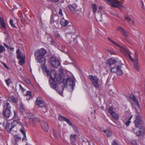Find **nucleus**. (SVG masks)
<instances>
[{
	"mask_svg": "<svg viewBox=\"0 0 145 145\" xmlns=\"http://www.w3.org/2000/svg\"><path fill=\"white\" fill-rule=\"evenodd\" d=\"M51 17L52 18V20L56 22H58L59 17L57 16H51Z\"/></svg>",
	"mask_w": 145,
	"mask_h": 145,
	"instance_id": "c85d7f7f",
	"label": "nucleus"
},
{
	"mask_svg": "<svg viewBox=\"0 0 145 145\" xmlns=\"http://www.w3.org/2000/svg\"><path fill=\"white\" fill-rule=\"evenodd\" d=\"M26 116L30 120V121L33 122L36 119V118L34 115L33 114L30 113H27L26 114Z\"/></svg>",
	"mask_w": 145,
	"mask_h": 145,
	"instance_id": "a211bd4d",
	"label": "nucleus"
},
{
	"mask_svg": "<svg viewBox=\"0 0 145 145\" xmlns=\"http://www.w3.org/2000/svg\"><path fill=\"white\" fill-rule=\"evenodd\" d=\"M132 24H133V25H134L135 24V22L133 21H132Z\"/></svg>",
	"mask_w": 145,
	"mask_h": 145,
	"instance_id": "e2e57ef3",
	"label": "nucleus"
},
{
	"mask_svg": "<svg viewBox=\"0 0 145 145\" xmlns=\"http://www.w3.org/2000/svg\"><path fill=\"white\" fill-rule=\"evenodd\" d=\"M140 128L141 130L136 133V134L139 138L145 136V130L143 127H140Z\"/></svg>",
	"mask_w": 145,
	"mask_h": 145,
	"instance_id": "4468645a",
	"label": "nucleus"
},
{
	"mask_svg": "<svg viewBox=\"0 0 145 145\" xmlns=\"http://www.w3.org/2000/svg\"><path fill=\"white\" fill-rule=\"evenodd\" d=\"M11 114V112L10 110L3 109V115L7 118H8Z\"/></svg>",
	"mask_w": 145,
	"mask_h": 145,
	"instance_id": "ddd939ff",
	"label": "nucleus"
},
{
	"mask_svg": "<svg viewBox=\"0 0 145 145\" xmlns=\"http://www.w3.org/2000/svg\"><path fill=\"white\" fill-rule=\"evenodd\" d=\"M104 130H101V131H103H103H104Z\"/></svg>",
	"mask_w": 145,
	"mask_h": 145,
	"instance_id": "774afa93",
	"label": "nucleus"
},
{
	"mask_svg": "<svg viewBox=\"0 0 145 145\" xmlns=\"http://www.w3.org/2000/svg\"><path fill=\"white\" fill-rule=\"evenodd\" d=\"M20 88V89L22 91L24 92V91H25V90L24 89V88L22 87L21 85V84H19V85Z\"/></svg>",
	"mask_w": 145,
	"mask_h": 145,
	"instance_id": "a18cd8bd",
	"label": "nucleus"
},
{
	"mask_svg": "<svg viewBox=\"0 0 145 145\" xmlns=\"http://www.w3.org/2000/svg\"><path fill=\"white\" fill-rule=\"evenodd\" d=\"M53 135H54V137H55V138H57V136L56 134V131L55 130H53Z\"/></svg>",
	"mask_w": 145,
	"mask_h": 145,
	"instance_id": "49530a36",
	"label": "nucleus"
},
{
	"mask_svg": "<svg viewBox=\"0 0 145 145\" xmlns=\"http://www.w3.org/2000/svg\"><path fill=\"white\" fill-rule=\"evenodd\" d=\"M17 53V58L20 60L19 61V64L21 65H22L25 63L24 61L25 56L21 54L19 49H18L16 52Z\"/></svg>",
	"mask_w": 145,
	"mask_h": 145,
	"instance_id": "6e6552de",
	"label": "nucleus"
},
{
	"mask_svg": "<svg viewBox=\"0 0 145 145\" xmlns=\"http://www.w3.org/2000/svg\"><path fill=\"white\" fill-rule=\"evenodd\" d=\"M25 82L28 84H30L31 83L29 79L28 78H25Z\"/></svg>",
	"mask_w": 145,
	"mask_h": 145,
	"instance_id": "37998d69",
	"label": "nucleus"
},
{
	"mask_svg": "<svg viewBox=\"0 0 145 145\" xmlns=\"http://www.w3.org/2000/svg\"><path fill=\"white\" fill-rule=\"evenodd\" d=\"M46 74L48 76H49V83L50 86L53 89H55L59 93L62 94L64 88L68 86L71 89L72 92L74 89L75 82L73 79L69 78L67 79H63L62 76L60 74H57L56 72L49 70L45 68Z\"/></svg>",
	"mask_w": 145,
	"mask_h": 145,
	"instance_id": "f257e3e1",
	"label": "nucleus"
},
{
	"mask_svg": "<svg viewBox=\"0 0 145 145\" xmlns=\"http://www.w3.org/2000/svg\"><path fill=\"white\" fill-rule=\"evenodd\" d=\"M36 104L37 105L41 107H45L46 106L45 103L42 100V99L40 97L37 98Z\"/></svg>",
	"mask_w": 145,
	"mask_h": 145,
	"instance_id": "9b49d317",
	"label": "nucleus"
},
{
	"mask_svg": "<svg viewBox=\"0 0 145 145\" xmlns=\"http://www.w3.org/2000/svg\"><path fill=\"white\" fill-rule=\"evenodd\" d=\"M5 82L7 85L8 86H9L10 82V78H8L6 80Z\"/></svg>",
	"mask_w": 145,
	"mask_h": 145,
	"instance_id": "ea45409f",
	"label": "nucleus"
},
{
	"mask_svg": "<svg viewBox=\"0 0 145 145\" xmlns=\"http://www.w3.org/2000/svg\"><path fill=\"white\" fill-rule=\"evenodd\" d=\"M9 22L11 26L14 27L16 28V26L13 24V21L12 19H11L10 20Z\"/></svg>",
	"mask_w": 145,
	"mask_h": 145,
	"instance_id": "58836bf2",
	"label": "nucleus"
},
{
	"mask_svg": "<svg viewBox=\"0 0 145 145\" xmlns=\"http://www.w3.org/2000/svg\"><path fill=\"white\" fill-rule=\"evenodd\" d=\"M46 53V51L43 48H41L37 51L35 56L36 57V60L37 62L41 64L42 65L45 64L46 60L44 56Z\"/></svg>",
	"mask_w": 145,
	"mask_h": 145,
	"instance_id": "f03ea898",
	"label": "nucleus"
},
{
	"mask_svg": "<svg viewBox=\"0 0 145 145\" xmlns=\"http://www.w3.org/2000/svg\"><path fill=\"white\" fill-rule=\"evenodd\" d=\"M125 19L126 20L130 21L131 20V18L129 17H125Z\"/></svg>",
	"mask_w": 145,
	"mask_h": 145,
	"instance_id": "de8ad7c7",
	"label": "nucleus"
},
{
	"mask_svg": "<svg viewBox=\"0 0 145 145\" xmlns=\"http://www.w3.org/2000/svg\"><path fill=\"white\" fill-rule=\"evenodd\" d=\"M135 119L134 121L135 126L137 128L140 129L141 124L142 123V116L139 114H137L135 115Z\"/></svg>",
	"mask_w": 145,
	"mask_h": 145,
	"instance_id": "7ed1b4c3",
	"label": "nucleus"
},
{
	"mask_svg": "<svg viewBox=\"0 0 145 145\" xmlns=\"http://www.w3.org/2000/svg\"><path fill=\"white\" fill-rule=\"evenodd\" d=\"M142 7L143 8H144V4L143 3H142Z\"/></svg>",
	"mask_w": 145,
	"mask_h": 145,
	"instance_id": "680f3d73",
	"label": "nucleus"
},
{
	"mask_svg": "<svg viewBox=\"0 0 145 145\" xmlns=\"http://www.w3.org/2000/svg\"><path fill=\"white\" fill-rule=\"evenodd\" d=\"M111 69V71L112 72H115L116 71V65H114L113 66H112L110 67Z\"/></svg>",
	"mask_w": 145,
	"mask_h": 145,
	"instance_id": "e433bc0d",
	"label": "nucleus"
},
{
	"mask_svg": "<svg viewBox=\"0 0 145 145\" xmlns=\"http://www.w3.org/2000/svg\"><path fill=\"white\" fill-rule=\"evenodd\" d=\"M18 4H19V5H20V7H21H21H22V5H21L20 3H19Z\"/></svg>",
	"mask_w": 145,
	"mask_h": 145,
	"instance_id": "69168bd1",
	"label": "nucleus"
},
{
	"mask_svg": "<svg viewBox=\"0 0 145 145\" xmlns=\"http://www.w3.org/2000/svg\"><path fill=\"white\" fill-rule=\"evenodd\" d=\"M4 45L5 47H6L7 48L8 47V46L7 44H6L5 43H4Z\"/></svg>",
	"mask_w": 145,
	"mask_h": 145,
	"instance_id": "052dcab7",
	"label": "nucleus"
},
{
	"mask_svg": "<svg viewBox=\"0 0 145 145\" xmlns=\"http://www.w3.org/2000/svg\"><path fill=\"white\" fill-rule=\"evenodd\" d=\"M25 95H29L30 97H31L32 96L31 92L30 91H27Z\"/></svg>",
	"mask_w": 145,
	"mask_h": 145,
	"instance_id": "a19ab883",
	"label": "nucleus"
},
{
	"mask_svg": "<svg viewBox=\"0 0 145 145\" xmlns=\"http://www.w3.org/2000/svg\"><path fill=\"white\" fill-rule=\"evenodd\" d=\"M69 22L68 21L64 19H62L60 22L61 25L63 27H65L67 26Z\"/></svg>",
	"mask_w": 145,
	"mask_h": 145,
	"instance_id": "a878e982",
	"label": "nucleus"
},
{
	"mask_svg": "<svg viewBox=\"0 0 145 145\" xmlns=\"http://www.w3.org/2000/svg\"><path fill=\"white\" fill-rule=\"evenodd\" d=\"M131 142L133 145H137V142L135 140H132Z\"/></svg>",
	"mask_w": 145,
	"mask_h": 145,
	"instance_id": "79ce46f5",
	"label": "nucleus"
},
{
	"mask_svg": "<svg viewBox=\"0 0 145 145\" xmlns=\"http://www.w3.org/2000/svg\"><path fill=\"white\" fill-rule=\"evenodd\" d=\"M116 30L121 33H122L123 31L125 30L122 27H121V26H119L117 27V28H116Z\"/></svg>",
	"mask_w": 145,
	"mask_h": 145,
	"instance_id": "72a5a7b5",
	"label": "nucleus"
},
{
	"mask_svg": "<svg viewBox=\"0 0 145 145\" xmlns=\"http://www.w3.org/2000/svg\"><path fill=\"white\" fill-rule=\"evenodd\" d=\"M133 117V115H131L128 119V120L127 121H125V124L126 125L127 127L129 126V124L131 123L130 120Z\"/></svg>",
	"mask_w": 145,
	"mask_h": 145,
	"instance_id": "2f4dec72",
	"label": "nucleus"
},
{
	"mask_svg": "<svg viewBox=\"0 0 145 145\" xmlns=\"http://www.w3.org/2000/svg\"><path fill=\"white\" fill-rule=\"evenodd\" d=\"M105 1L111 3V6L114 7L119 8H121L123 5L121 4L120 1L118 0H104Z\"/></svg>",
	"mask_w": 145,
	"mask_h": 145,
	"instance_id": "39448f33",
	"label": "nucleus"
},
{
	"mask_svg": "<svg viewBox=\"0 0 145 145\" xmlns=\"http://www.w3.org/2000/svg\"><path fill=\"white\" fill-rule=\"evenodd\" d=\"M121 65H118L116 68V71L115 73L118 75H120L122 74L123 72L121 69Z\"/></svg>",
	"mask_w": 145,
	"mask_h": 145,
	"instance_id": "aec40b11",
	"label": "nucleus"
},
{
	"mask_svg": "<svg viewBox=\"0 0 145 145\" xmlns=\"http://www.w3.org/2000/svg\"><path fill=\"white\" fill-rule=\"evenodd\" d=\"M108 39L112 43L120 47V50L123 52L125 54L127 53L128 56L130 59L133 61H135V60H134L131 57V55L129 54V51L127 50L124 48L123 47L120 46L118 44L116 43L114 41L112 40L110 38H108Z\"/></svg>",
	"mask_w": 145,
	"mask_h": 145,
	"instance_id": "20e7f679",
	"label": "nucleus"
},
{
	"mask_svg": "<svg viewBox=\"0 0 145 145\" xmlns=\"http://www.w3.org/2000/svg\"><path fill=\"white\" fill-rule=\"evenodd\" d=\"M121 33L122 34V35L125 37H128V33L125 30H124Z\"/></svg>",
	"mask_w": 145,
	"mask_h": 145,
	"instance_id": "4c0bfd02",
	"label": "nucleus"
},
{
	"mask_svg": "<svg viewBox=\"0 0 145 145\" xmlns=\"http://www.w3.org/2000/svg\"><path fill=\"white\" fill-rule=\"evenodd\" d=\"M17 112H16L15 110L14 111V116L13 118L14 119H16L17 117Z\"/></svg>",
	"mask_w": 145,
	"mask_h": 145,
	"instance_id": "c03bdc74",
	"label": "nucleus"
},
{
	"mask_svg": "<svg viewBox=\"0 0 145 145\" xmlns=\"http://www.w3.org/2000/svg\"><path fill=\"white\" fill-rule=\"evenodd\" d=\"M89 78L91 80L92 84L94 87L96 88H99V86L98 84L99 79L96 77L89 76Z\"/></svg>",
	"mask_w": 145,
	"mask_h": 145,
	"instance_id": "9d476101",
	"label": "nucleus"
},
{
	"mask_svg": "<svg viewBox=\"0 0 145 145\" xmlns=\"http://www.w3.org/2000/svg\"><path fill=\"white\" fill-rule=\"evenodd\" d=\"M3 66H4V67L8 69H9V68L7 66V65L5 63H2Z\"/></svg>",
	"mask_w": 145,
	"mask_h": 145,
	"instance_id": "8fccbe9b",
	"label": "nucleus"
},
{
	"mask_svg": "<svg viewBox=\"0 0 145 145\" xmlns=\"http://www.w3.org/2000/svg\"><path fill=\"white\" fill-rule=\"evenodd\" d=\"M107 51L110 54H113L115 53L112 51L110 50H108Z\"/></svg>",
	"mask_w": 145,
	"mask_h": 145,
	"instance_id": "09e8293b",
	"label": "nucleus"
},
{
	"mask_svg": "<svg viewBox=\"0 0 145 145\" xmlns=\"http://www.w3.org/2000/svg\"><path fill=\"white\" fill-rule=\"evenodd\" d=\"M11 109V107L10 104L7 101H5L3 103V109L10 110Z\"/></svg>",
	"mask_w": 145,
	"mask_h": 145,
	"instance_id": "dca6fc26",
	"label": "nucleus"
},
{
	"mask_svg": "<svg viewBox=\"0 0 145 145\" xmlns=\"http://www.w3.org/2000/svg\"><path fill=\"white\" fill-rule=\"evenodd\" d=\"M77 6L76 4H73V5H68V7L72 13H74L76 10V8Z\"/></svg>",
	"mask_w": 145,
	"mask_h": 145,
	"instance_id": "6ab92c4d",
	"label": "nucleus"
},
{
	"mask_svg": "<svg viewBox=\"0 0 145 145\" xmlns=\"http://www.w3.org/2000/svg\"><path fill=\"white\" fill-rule=\"evenodd\" d=\"M103 132L106 134V136L108 137L111 136L112 135V132L109 129H106L104 130Z\"/></svg>",
	"mask_w": 145,
	"mask_h": 145,
	"instance_id": "bb28decb",
	"label": "nucleus"
},
{
	"mask_svg": "<svg viewBox=\"0 0 145 145\" xmlns=\"http://www.w3.org/2000/svg\"><path fill=\"white\" fill-rule=\"evenodd\" d=\"M51 65L54 67L57 68L60 64V63L59 60L55 57H51L49 59Z\"/></svg>",
	"mask_w": 145,
	"mask_h": 145,
	"instance_id": "0eeeda50",
	"label": "nucleus"
},
{
	"mask_svg": "<svg viewBox=\"0 0 145 145\" xmlns=\"http://www.w3.org/2000/svg\"><path fill=\"white\" fill-rule=\"evenodd\" d=\"M91 5L93 11L94 13H95L97 8L96 5L95 4H92Z\"/></svg>",
	"mask_w": 145,
	"mask_h": 145,
	"instance_id": "7c9ffc66",
	"label": "nucleus"
},
{
	"mask_svg": "<svg viewBox=\"0 0 145 145\" xmlns=\"http://www.w3.org/2000/svg\"><path fill=\"white\" fill-rule=\"evenodd\" d=\"M130 97L132 99V98H133V97H134L135 96L133 94H131L130 95Z\"/></svg>",
	"mask_w": 145,
	"mask_h": 145,
	"instance_id": "6e6d98bb",
	"label": "nucleus"
},
{
	"mask_svg": "<svg viewBox=\"0 0 145 145\" xmlns=\"http://www.w3.org/2000/svg\"><path fill=\"white\" fill-rule=\"evenodd\" d=\"M55 37L57 38H60V35L59 33H56L55 34Z\"/></svg>",
	"mask_w": 145,
	"mask_h": 145,
	"instance_id": "3c124183",
	"label": "nucleus"
},
{
	"mask_svg": "<svg viewBox=\"0 0 145 145\" xmlns=\"http://www.w3.org/2000/svg\"><path fill=\"white\" fill-rule=\"evenodd\" d=\"M54 21H53L52 20V18L51 17V19H50V24H52L53 23H54Z\"/></svg>",
	"mask_w": 145,
	"mask_h": 145,
	"instance_id": "4d7b16f0",
	"label": "nucleus"
},
{
	"mask_svg": "<svg viewBox=\"0 0 145 145\" xmlns=\"http://www.w3.org/2000/svg\"><path fill=\"white\" fill-rule=\"evenodd\" d=\"M41 125L43 129L46 131L48 130V126L47 123L45 121H43L41 123Z\"/></svg>",
	"mask_w": 145,
	"mask_h": 145,
	"instance_id": "412c9836",
	"label": "nucleus"
},
{
	"mask_svg": "<svg viewBox=\"0 0 145 145\" xmlns=\"http://www.w3.org/2000/svg\"><path fill=\"white\" fill-rule=\"evenodd\" d=\"M59 14L60 15H62V10L61 9H59Z\"/></svg>",
	"mask_w": 145,
	"mask_h": 145,
	"instance_id": "5fc2aeb1",
	"label": "nucleus"
},
{
	"mask_svg": "<svg viewBox=\"0 0 145 145\" xmlns=\"http://www.w3.org/2000/svg\"><path fill=\"white\" fill-rule=\"evenodd\" d=\"M10 49H13V48H10Z\"/></svg>",
	"mask_w": 145,
	"mask_h": 145,
	"instance_id": "338daca9",
	"label": "nucleus"
},
{
	"mask_svg": "<svg viewBox=\"0 0 145 145\" xmlns=\"http://www.w3.org/2000/svg\"><path fill=\"white\" fill-rule=\"evenodd\" d=\"M18 122L16 120H14L12 122L7 123L5 129L8 133H10L12 129L18 124Z\"/></svg>",
	"mask_w": 145,
	"mask_h": 145,
	"instance_id": "423d86ee",
	"label": "nucleus"
},
{
	"mask_svg": "<svg viewBox=\"0 0 145 145\" xmlns=\"http://www.w3.org/2000/svg\"><path fill=\"white\" fill-rule=\"evenodd\" d=\"M0 24L1 25L0 28L1 29H2V28L4 29H6V27L5 22L3 18L2 17L0 18Z\"/></svg>",
	"mask_w": 145,
	"mask_h": 145,
	"instance_id": "b1692460",
	"label": "nucleus"
},
{
	"mask_svg": "<svg viewBox=\"0 0 145 145\" xmlns=\"http://www.w3.org/2000/svg\"><path fill=\"white\" fill-rule=\"evenodd\" d=\"M5 50V48L2 45H0V53H2Z\"/></svg>",
	"mask_w": 145,
	"mask_h": 145,
	"instance_id": "f704fd0d",
	"label": "nucleus"
},
{
	"mask_svg": "<svg viewBox=\"0 0 145 145\" xmlns=\"http://www.w3.org/2000/svg\"><path fill=\"white\" fill-rule=\"evenodd\" d=\"M133 109L135 110V112L137 114H139L138 112L137 109L136 107H133Z\"/></svg>",
	"mask_w": 145,
	"mask_h": 145,
	"instance_id": "864d4df0",
	"label": "nucleus"
},
{
	"mask_svg": "<svg viewBox=\"0 0 145 145\" xmlns=\"http://www.w3.org/2000/svg\"><path fill=\"white\" fill-rule=\"evenodd\" d=\"M108 112L110 114L114 112L113 110V108L112 107L110 106L109 107L108 109Z\"/></svg>",
	"mask_w": 145,
	"mask_h": 145,
	"instance_id": "c9c22d12",
	"label": "nucleus"
},
{
	"mask_svg": "<svg viewBox=\"0 0 145 145\" xmlns=\"http://www.w3.org/2000/svg\"><path fill=\"white\" fill-rule=\"evenodd\" d=\"M103 7L101 6H100L99 7V9L101 10L102 9Z\"/></svg>",
	"mask_w": 145,
	"mask_h": 145,
	"instance_id": "13d9d810",
	"label": "nucleus"
},
{
	"mask_svg": "<svg viewBox=\"0 0 145 145\" xmlns=\"http://www.w3.org/2000/svg\"><path fill=\"white\" fill-rule=\"evenodd\" d=\"M98 12L99 13H100V14H101V16H102V14H101V12L100 11H98Z\"/></svg>",
	"mask_w": 145,
	"mask_h": 145,
	"instance_id": "0e129e2a",
	"label": "nucleus"
},
{
	"mask_svg": "<svg viewBox=\"0 0 145 145\" xmlns=\"http://www.w3.org/2000/svg\"><path fill=\"white\" fill-rule=\"evenodd\" d=\"M132 99L133 100V101L135 103H137V105L139 107H140V105L138 103V101L137 99V98L136 97H133V98Z\"/></svg>",
	"mask_w": 145,
	"mask_h": 145,
	"instance_id": "473e14b6",
	"label": "nucleus"
},
{
	"mask_svg": "<svg viewBox=\"0 0 145 145\" xmlns=\"http://www.w3.org/2000/svg\"><path fill=\"white\" fill-rule=\"evenodd\" d=\"M111 115L113 118L116 120H118L119 118L118 114L115 112L113 113Z\"/></svg>",
	"mask_w": 145,
	"mask_h": 145,
	"instance_id": "c756f323",
	"label": "nucleus"
},
{
	"mask_svg": "<svg viewBox=\"0 0 145 145\" xmlns=\"http://www.w3.org/2000/svg\"><path fill=\"white\" fill-rule=\"evenodd\" d=\"M20 109L21 113L22 114H24L25 112V108L23 104L22 103H20Z\"/></svg>",
	"mask_w": 145,
	"mask_h": 145,
	"instance_id": "cd10ccee",
	"label": "nucleus"
},
{
	"mask_svg": "<svg viewBox=\"0 0 145 145\" xmlns=\"http://www.w3.org/2000/svg\"><path fill=\"white\" fill-rule=\"evenodd\" d=\"M51 39L50 42L52 44H53L55 43V41L52 39Z\"/></svg>",
	"mask_w": 145,
	"mask_h": 145,
	"instance_id": "603ef678",
	"label": "nucleus"
},
{
	"mask_svg": "<svg viewBox=\"0 0 145 145\" xmlns=\"http://www.w3.org/2000/svg\"><path fill=\"white\" fill-rule=\"evenodd\" d=\"M52 0L54 2H58L59 1V0Z\"/></svg>",
	"mask_w": 145,
	"mask_h": 145,
	"instance_id": "bf43d9fd",
	"label": "nucleus"
},
{
	"mask_svg": "<svg viewBox=\"0 0 145 145\" xmlns=\"http://www.w3.org/2000/svg\"><path fill=\"white\" fill-rule=\"evenodd\" d=\"M20 131L23 135V137L22 138V140H24L26 138V136L25 135V129L23 125H22V128L20 129Z\"/></svg>",
	"mask_w": 145,
	"mask_h": 145,
	"instance_id": "4be33fe9",
	"label": "nucleus"
},
{
	"mask_svg": "<svg viewBox=\"0 0 145 145\" xmlns=\"http://www.w3.org/2000/svg\"><path fill=\"white\" fill-rule=\"evenodd\" d=\"M135 57L134 58L135 61L133 63V65L135 69L137 70V71H138L139 70V65H138V62L137 60L136 53L135 54Z\"/></svg>",
	"mask_w": 145,
	"mask_h": 145,
	"instance_id": "2eb2a0df",
	"label": "nucleus"
},
{
	"mask_svg": "<svg viewBox=\"0 0 145 145\" xmlns=\"http://www.w3.org/2000/svg\"><path fill=\"white\" fill-rule=\"evenodd\" d=\"M59 120L61 121H66L69 125L72 126L74 130L77 133H78L76 127L75 126L72 125V123L70 120L67 118L63 117L61 115H60L58 118Z\"/></svg>",
	"mask_w": 145,
	"mask_h": 145,
	"instance_id": "1a4fd4ad",
	"label": "nucleus"
},
{
	"mask_svg": "<svg viewBox=\"0 0 145 145\" xmlns=\"http://www.w3.org/2000/svg\"><path fill=\"white\" fill-rule=\"evenodd\" d=\"M76 136L77 135L75 134L70 135V139L71 143H74V142L76 140Z\"/></svg>",
	"mask_w": 145,
	"mask_h": 145,
	"instance_id": "393cba45",
	"label": "nucleus"
},
{
	"mask_svg": "<svg viewBox=\"0 0 145 145\" xmlns=\"http://www.w3.org/2000/svg\"><path fill=\"white\" fill-rule=\"evenodd\" d=\"M21 140V138L19 135L13 136V138L12 140V142L14 145H17L18 142Z\"/></svg>",
	"mask_w": 145,
	"mask_h": 145,
	"instance_id": "f8f14e48",
	"label": "nucleus"
},
{
	"mask_svg": "<svg viewBox=\"0 0 145 145\" xmlns=\"http://www.w3.org/2000/svg\"><path fill=\"white\" fill-rule=\"evenodd\" d=\"M8 100L9 101L12 103H16L17 102L18 99L16 98L14 96H12L9 97L8 98Z\"/></svg>",
	"mask_w": 145,
	"mask_h": 145,
	"instance_id": "5701e85b",
	"label": "nucleus"
},
{
	"mask_svg": "<svg viewBox=\"0 0 145 145\" xmlns=\"http://www.w3.org/2000/svg\"><path fill=\"white\" fill-rule=\"evenodd\" d=\"M116 63V62L115 60L112 58H110L106 61V63L108 65L111 67L113 65L114 66L115 65V64Z\"/></svg>",
	"mask_w": 145,
	"mask_h": 145,
	"instance_id": "f3484780",
	"label": "nucleus"
}]
</instances>
